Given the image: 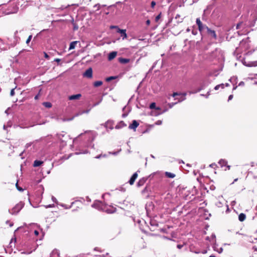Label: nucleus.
<instances>
[{
	"label": "nucleus",
	"instance_id": "412c9836",
	"mask_svg": "<svg viewBox=\"0 0 257 257\" xmlns=\"http://www.w3.org/2000/svg\"><path fill=\"white\" fill-rule=\"evenodd\" d=\"M165 176L169 178H174L175 177L174 174L168 172H165Z\"/></svg>",
	"mask_w": 257,
	"mask_h": 257
},
{
	"label": "nucleus",
	"instance_id": "2eb2a0df",
	"mask_svg": "<svg viewBox=\"0 0 257 257\" xmlns=\"http://www.w3.org/2000/svg\"><path fill=\"white\" fill-rule=\"evenodd\" d=\"M118 61L121 64H126L130 62V59L120 57L118 59Z\"/></svg>",
	"mask_w": 257,
	"mask_h": 257
},
{
	"label": "nucleus",
	"instance_id": "09e8293b",
	"mask_svg": "<svg viewBox=\"0 0 257 257\" xmlns=\"http://www.w3.org/2000/svg\"><path fill=\"white\" fill-rule=\"evenodd\" d=\"M216 236L214 234H212L211 236V238L212 239H214L215 238Z\"/></svg>",
	"mask_w": 257,
	"mask_h": 257
},
{
	"label": "nucleus",
	"instance_id": "7ed1b4c3",
	"mask_svg": "<svg viewBox=\"0 0 257 257\" xmlns=\"http://www.w3.org/2000/svg\"><path fill=\"white\" fill-rule=\"evenodd\" d=\"M18 7L16 5H14L13 6L10 7L9 8V9L7 10L8 12H6V14L7 15L15 14L18 12Z\"/></svg>",
	"mask_w": 257,
	"mask_h": 257
},
{
	"label": "nucleus",
	"instance_id": "680f3d73",
	"mask_svg": "<svg viewBox=\"0 0 257 257\" xmlns=\"http://www.w3.org/2000/svg\"><path fill=\"white\" fill-rule=\"evenodd\" d=\"M216 166L215 164H212L210 165V167H211L212 168L214 167V166Z\"/></svg>",
	"mask_w": 257,
	"mask_h": 257
},
{
	"label": "nucleus",
	"instance_id": "5fc2aeb1",
	"mask_svg": "<svg viewBox=\"0 0 257 257\" xmlns=\"http://www.w3.org/2000/svg\"><path fill=\"white\" fill-rule=\"evenodd\" d=\"M127 114H128L127 113H124L122 114V117H125L127 115Z\"/></svg>",
	"mask_w": 257,
	"mask_h": 257
},
{
	"label": "nucleus",
	"instance_id": "e433bc0d",
	"mask_svg": "<svg viewBox=\"0 0 257 257\" xmlns=\"http://www.w3.org/2000/svg\"><path fill=\"white\" fill-rule=\"evenodd\" d=\"M93 7L97 8V10H99L100 8V5L99 4H97L95 5Z\"/></svg>",
	"mask_w": 257,
	"mask_h": 257
},
{
	"label": "nucleus",
	"instance_id": "0eeeda50",
	"mask_svg": "<svg viewBox=\"0 0 257 257\" xmlns=\"http://www.w3.org/2000/svg\"><path fill=\"white\" fill-rule=\"evenodd\" d=\"M224 199L222 196H219L217 201L215 203L216 205L218 207H222L223 206Z\"/></svg>",
	"mask_w": 257,
	"mask_h": 257
},
{
	"label": "nucleus",
	"instance_id": "6e6552de",
	"mask_svg": "<svg viewBox=\"0 0 257 257\" xmlns=\"http://www.w3.org/2000/svg\"><path fill=\"white\" fill-rule=\"evenodd\" d=\"M139 125V123L136 120H133L132 123L129 125L128 128L130 129H133L135 131Z\"/></svg>",
	"mask_w": 257,
	"mask_h": 257
},
{
	"label": "nucleus",
	"instance_id": "bb28decb",
	"mask_svg": "<svg viewBox=\"0 0 257 257\" xmlns=\"http://www.w3.org/2000/svg\"><path fill=\"white\" fill-rule=\"evenodd\" d=\"M218 163L220 165V167L225 166V160L223 159L220 160Z\"/></svg>",
	"mask_w": 257,
	"mask_h": 257
},
{
	"label": "nucleus",
	"instance_id": "052dcab7",
	"mask_svg": "<svg viewBox=\"0 0 257 257\" xmlns=\"http://www.w3.org/2000/svg\"><path fill=\"white\" fill-rule=\"evenodd\" d=\"M225 86H226V87H229V86H230V85L229 83H226Z\"/></svg>",
	"mask_w": 257,
	"mask_h": 257
},
{
	"label": "nucleus",
	"instance_id": "c85d7f7f",
	"mask_svg": "<svg viewBox=\"0 0 257 257\" xmlns=\"http://www.w3.org/2000/svg\"><path fill=\"white\" fill-rule=\"evenodd\" d=\"M202 89H203V86H201V87L198 88L196 90H192L190 93H196L197 92L200 91Z\"/></svg>",
	"mask_w": 257,
	"mask_h": 257
},
{
	"label": "nucleus",
	"instance_id": "0e129e2a",
	"mask_svg": "<svg viewBox=\"0 0 257 257\" xmlns=\"http://www.w3.org/2000/svg\"><path fill=\"white\" fill-rule=\"evenodd\" d=\"M205 239H206V240L210 241V237H209V236H207V237H206Z\"/></svg>",
	"mask_w": 257,
	"mask_h": 257
},
{
	"label": "nucleus",
	"instance_id": "338daca9",
	"mask_svg": "<svg viewBox=\"0 0 257 257\" xmlns=\"http://www.w3.org/2000/svg\"><path fill=\"white\" fill-rule=\"evenodd\" d=\"M161 123V121H158L157 122V124H160Z\"/></svg>",
	"mask_w": 257,
	"mask_h": 257
},
{
	"label": "nucleus",
	"instance_id": "864d4df0",
	"mask_svg": "<svg viewBox=\"0 0 257 257\" xmlns=\"http://www.w3.org/2000/svg\"><path fill=\"white\" fill-rule=\"evenodd\" d=\"M177 103L175 102L174 103H169V107H172L175 104H176Z\"/></svg>",
	"mask_w": 257,
	"mask_h": 257
},
{
	"label": "nucleus",
	"instance_id": "4be33fe9",
	"mask_svg": "<svg viewBox=\"0 0 257 257\" xmlns=\"http://www.w3.org/2000/svg\"><path fill=\"white\" fill-rule=\"evenodd\" d=\"M150 108L152 109H157V110L160 109V108L159 107H156V105L155 102H152L150 104Z\"/></svg>",
	"mask_w": 257,
	"mask_h": 257
},
{
	"label": "nucleus",
	"instance_id": "c03bdc74",
	"mask_svg": "<svg viewBox=\"0 0 257 257\" xmlns=\"http://www.w3.org/2000/svg\"><path fill=\"white\" fill-rule=\"evenodd\" d=\"M54 61L55 62H57V63H59V62H60L61 59H59V58H55V59H54Z\"/></svg>",
	"mask_w": 257,
	"mask_h": 257
},
{
	"label": "nucleus",
	"instance_id": "5701e85b",
	"mask_svg": "<svg viewBox=\"0 0 257 257\" xmlns=\"http://www.w3.org/2000/svg\"><path fill=\"white\" fill-rule=\"evenodd\" d=\"M102 84V81H97L94 82L93 86L94 87H99Z\"/></svg>",
	"mask_w": 257,
	"mask_h": 257
},
{
	"label": "nucleus",
	"instance_id": "e2e57ef3",
	"mask_svg": "<svg viewBox=\"0 0 257 257\" xmlns=\"http://www.w3.org/2000/svg\"><path fill=\"white\" fill-rule=\"evenodd\" d=\"M101 155H99L97 156L95 158L97 159H99L101 158Z\"/></svg>",
	"mask_w": 257,
	"mask_h": 257
},
{
	"label": "nucleus",
	"instance_id": "ddd939ff",
	"mask_svg": "<svg viewBox=\"0 0 257 257\" xmlns=\"http://www.w3.org/2000/svg\"><path fill=\"white\" fill-rule=\"evenodd\" d=\"M117 32L121 34V36L122 37V39H124L127 37L125 30L118 28Z\"/></svg>",
	"mask_w": 257,
	"mask_h": 257
},
{
	"label": "nucleus",
	"instance_id": "ea45409f",
	"mask_svg": "<svg viewBox=\"0 0 257 257\" xmlns=\"http://www.w3.org/2000/svg\"><path fill=\"white\" fill-rule=\"evenodd\" d=\"M15 89H12L10 92L11 96H13L15 95Z\"/></svg>",
	"mask_w": 257,
	"mask_h": 257
},
{
	"label": "nucleus",
	"instance_id": "393cba45",
	"mask_svg": "<svg viewBox=\"0 0 257 257\" xmlns=\"http://www.w3.org/2000/svg\"><path fill=\"white\" fill-rule=\"evenodd\" d=\"M43 105L47 108H50L52 107V104L49 102H44L43 103Z\"/></svg>",
	"mask_w": 257,
	"mask_h": 257
},
{
	"label": "nucleus",
	"instance_id": "72a5a7b5",
	"mask_svg": "<svg viewBox=\"0 0 257 257\" xmlns=\"http://www.w3.org/2000/svg\"><path fill=\"white\" fill-rule=\"evenodd\" d=\"M44 57H45L46 59H48V60H49V59H50V56L48 55V54L47 53H46V52H44Z\"/></svg>",
	"mask_w": 257,
	"mask_h": 257
},
{
	"label": "nucleus",
	"instance_id": "6ab92c4d",
	"mask_svg": "<svg viewBox=\"0 0 257 257\" xmlns=\"http://www.w3.org/2000/svg\"><path fill=\"white\" fill-rule=\"evenodd\" d=\"M246 219V215L244 213H241L238 216V219L240 221L242 222Z\"/></svg>",
	"mask_w": 257,
	"mask_h": 257
},
{
	"label": "nucleus",
	"instance_id": "1a4fd4ad",
	"mask_svg": "<svg viewBox=\"0 0 257 257\" xmlns=\"http://www.w3.org/2000/svg\"><path fill=\"white\" fill-rule=\"evenodd\" d=\"M206 31L209 35H210V36H211L212 37H213L214 38H216V35L215 32L214 30H212L210 28L207 27Z\"/></svg>",
	"mask_w": 257,
	"mask_h": 257
},
{
	"label": "nucleus",
	"instance_id": "423d86ee",
	"mask_svg": "<svg viewBox=\"0 0 257 257\" xmlns=\"http://www.w3.org/2000/svg\"><path fill=\"white\" fill-rule=\"evenodd\" d=\"M151 177V175L146 177H143L139 180V181L137 183V186L138 187H141L147 181V180Z\"/></svg>",
	"mask_w": 257,
	"mask_h": 257
},
{
	"label": "nucleus",
	"instance_id": "7c9ffc66",
	"mask_svg": "<svg viewBox=\"0 0 257 257\" xmlns=\"http://www.w3.org/2000/svg\"><path fill=\"white\" fill-rule=\"evenodd\" d=\"M162 16V13H160L158 16H157L155 18V22H158L159 20L160 19Z\"/></svg>",
	"mask_w": 257,
	"mask_h": 257
},
{
	"label": "nucleus",
	"instance_id": "a211bd4d",
	"mask_svg": "<svg viewBox=\"0 0 257 257\" xmlns=\"http://www.w3.org/2000/svg\"><path fill=\"white\" fill-rule=\"evenodd\" d=\"M43 163V162L40 160H35L34 162L33 166L34 167H37L40 166Z\"/></svg>",
	"mask_w": 257,
	"mask_h": 257
},
{
	"label": "nucleus",
	"instance_id": "3c124183",
	"mask_svg": "<svg viewBox=\"0 0 257 257\" xmlns=\"http://www.w3.org/2000/svg\"><path fill=\"white\" fill-rule=\"evenodd\" d=\"M242 24V23H239L236 25V29H239L240 26Z\"/></svg>",
	"mask_w": 257,
	"mask_h": 257
},
{
	"label": "nucleus",
	"instance_id": "6e6d98bb",
	"mask_svg": "<svg viewBox=\"0 0 257 257\" xmlns=\"http://www.w3.org/2000/svg\"><path fill=\"white\" fill-rule=\"evenodd\" d=\"M34 233L35 234H36V235H38L39 234V231L38 230H35L34 231Z\"/></svg>",
	"mask_w": 257,
	"mask_h": 257
},
{
	"label": "nucleus",
	"instance_id": "f257e3e1",
	"mask_svg": "<svg viewBox=\"0 0 257 257\" xmlns=\"http://www.w3.org/2000/svg\"><path fill=\"white\" fill-rule=\"evenodd\" d=\"M24 204L22 202L18 203L13 208L12 210H9V213L12 214H15L18 213L24 207Z\"/></svg>",
	"mask_w": 257,
	"mask_h": 257
},
{
	"label": "nucleus",
	"instance_id": "a18cd8bd",
	"mask_svg": "<svg viewBox=\"0 0 257 257\" xmlns=\"http://www.w3.org/2000/svg\"><path fill=\"white\" fill-rule=\"evenodd\" d=\"M244 85V83L243 82V81H241L239 84H238V86H243Z\"/></svg>",
	"mask_w": 257,
	"mask_h": 257
},
{
	"label": "nucleus",
	"instance_id": "b1692460",
	"mask_svg": "<svg viewBox=\"0 0 257 257\" xmlns=\"http://www.w3.org/2000/svg\"><path fill=\"white\" fill-rule=\"evenodd\" d=\"M116 209L115 208H112L107 209L106 210V212L107 213H113L116 211Z\"/></svg>",
	"mask_w": 257,
	"mask_h": 257
},
{
	"label": "nucleus",
	"instance_id": "8fccbe9b",
	"mask_svg": "<svg viewBox=\"0 0 257 257\" xmlns=\"http://www.w3.org/2000/svg\"><path fill=\"white\" fill-rule=\"evenodd\" d=\"M180 95V94H179L178 93H177V92H174V93H173V97H175L176 96H177V95Z\"/></svg>",
	"mask_w": 257,
	"mask_h": 257
},
{
	"label": "nucleus",
	"instance_id": "49530a36",
	"mask_svg": "<svg viewBox=\"0 0 257 257\" xmlns=\"http://www.w3.org/2000/svg\"><path fill=\"white\" fill-rule=\"evenodd\" d=\"M52 199L53 200V202L56 203L57 202V199L56 198H55L54 196H52Z\"/></svg>",
	"mask_w": 257,
	"mask_h": 257
},
{
	"label": "nucleus",
	"instance_id": "603ef678",
	"mask_svg": "<svg viewBox=\"0 0 257 257\" xmlns=\"http://www.w3.org/2000/svg\"><path fill=\"white\" fill-rule=\"evenodd\" d=\"M151 23V21L149 20H147L146 21V24L149 26Z\"/></svg>",
	"mask_w": 257,
	"mask_h": 257
},
{
	"label": "nucleus",
	"instance_id": "f3484780",
	"mask_svg": "<svg viewBox=\"0 0 257 257\" xmlns=\"http://www.w3.org/2000/svg\"><path fill=\"white\" fill-rule=\"evenodd\" d=\"M214 250L217 251L219 253H221L223 251V248L222 247H219L217 245L215 244L213 246Z\"/></svg>",
	"mask_w": 257,
	"mask_h": 257
},
{
	"label": "nucleus",
	"instance_id": "f8f14e48",
	"mask_svg": "<svg viewBox=\"0 0 257 257\" xmlns=\"http://www.w3.org/2000/svg\"><path fill=\"white\" fill-rule=\"evenodd\" d=\"M113 121L112 120H108L105 122L104 126L106 128H109L110 130H112L113 128Z\"/></svg>",
	"mask_w": 257,
	"mask_h": 257
},
{
	"label": "nucleus",
	"instance_id": "473e14b6",
	"mask_svg": "<svg viewBox=\"0 0 257 257\" xmlns=\"http://www.w3.org/2000/svg\"><path fill=\"white\" fill-rule=\"evenodd\" d=\"M32 38V35H30L29 37L28 38L27 40H26V44H29L30 42L31 41Z\"/></svg>",
	"mask_w": 257,
	"mask_h": 257
},
{
	"label": "nucleus",
	"instance_id": "cd10ccee",
	"mask_svg": "<svg viewBox=\"0 0 257 257\" xmlns=\"http://www.w3.org/2000/svg\"><path fill=\"white\" fill-rule=\"evenodd\" d=\"M99 202H94L91 205L93 208H98L99 206Z\"/></svg>",
	"mask_w": 257,
	"mask_h": 257
},
{
	"label": "nucleus",
	"instance_id": "69168bd1",
	"mask_svg": "<svg viewBox=\"0 0 257 257\" xmlns=\"http://www.w3.org/2000/svg\"><path fill=\"white\" fill-rule=\"evenodd\" d=\"M54 206V205L52 204V205H49L48 206H47L46 207L47 208H48V207H52Z\"/></svg>",
	"mask_w": 257,
	"mask_h": 257
},
{
	"label": "nucleus",
	"instance_id": "58836bf2",
	"mask_svg": "<svg viewBox=\"0 0 257 257\" xmlns=\"http://www.w3.org/2000/svg\"><path fill=\"white\" fill-rule=\"evenodd\" d=\"M16 185L17 188L18 190H19L20 191H23V189L21 187H20V186H18V183H16Z\"/></svg>",
	"mask_w": 257,
	"mask_h": 257
},
{
	"label": "nucleus",
	"instance_id": "774afa93",
	"mask_svg": "<svg viewBox=\"0 0 257 257\" xmlns=\"http://www.w3.org/2000/svg\"><path fill=\"white\" fill-rule=\"evenodd\" d=\"M13 225V223L10 222V226H11H11H12Z\"/></svg>",
	"mask_w": 257,
	"mask_h": 257
},
{
	"label": "nucleus",
	"instance_id": "bf43d9fd",
	"mask_svg": "<svg viewBox=\"0 0 257 257\" xmlns=\"http://www.w3.org/2000/svg\"><path fill=\"white\" fill-rule=\"evenodd\" d=\"M111 28H117L118 29V28H119L117 26H112L110 27Z\"/></svg>",
	"mask_w": 257,
	"mask_h": 257
},
{
	"label": "nucleus",
	"instance_id": "9b49d317",
	"mask_svg": "<svg viewBox=\"0 0 257 257\" xmlns=\"http://www.w3.org/2000/svg\"><path fill=\"white\" fill-rule=\"evenodd\" d=\"M81 97V94L80 93L72 95L68 97L69 100H77L79 99L80 97Z\"/></svg>",
	"mask_w": 257,
	"mask_h": 257
},
{
	"label": "nucleus",
	"instance_id": "39448f33",
	"mask_svg": "<svg viewBox=\"0 0 257 257\" xmlns=\"http://www.w3.org/2000/svg\"><path fill=\"white\" fill-rule=\"evenodd\" d=\"M90 109H87V110H85L80 111L78 112H77L76 114H75V115L73 117H72L71 118H68V119H64L63 121H70V120H72L76 116H78L79 115H82L83 113H88L90 111Z\"/></svg>",
	"mask_w": 257,
	"mask_h": 257
},
{
	"label": "nucleus",
	"instance_id": "4d7b16f0",
	"mask_svg": "<svg viewBox=\"0 0 257 257\" xmlns=\"http://www.w3.org/2000/svg\"><path fill=\"white\" fill-rule=\"evenodd\" d=\"M39 94H38L37 95H36L35 96V97H34L35 99H36V100L38 99L39 98Z\"/></svg>",
	"mask_w": 257,
	"mask_h": 257
},
{
	"label": "nucleus",
	"instance_id": "9d476101",
	"mask_svg": "<svg viewBox=\"0 0 257 257\" xmlns=\"http://www.w3.org/2000/svg\"><path fill=\"white\" fill-rule=\"evenodd\" d=\"M138 177V173L137 172L135 173L130 178L128 183L130 185H133L136 179Z\"/></svg>",
	"mask_w": 257,
	"mask_h": 257
},
{
	"label": "nucleus",
	"instance_id": "a878e982",
	"mask_svg": "<svg viewBox=\"0 0 257 257\" xmlns=\"http://www.w3.org/2000/svg\"><path fill=\"white\" fill-rule=\"evenodd\" d=\"M220 87L221 88V89H224V84L223 83H221L220 84L217 85L214 87L215 90H218Z\"/></svg>",
	"mask_w": 257,
	"mask_h": 257
},
{
	"label": "nucleus",
	"instance_id": "f704fd0d",
	"mask_svg": "<svg viewBox=\"0 0 257 257\" xmlns=\"http://www.w3.org/2000/svg\"><path fill=\"white\" fill-rule=\"evenodd\" d=\"M156 3L155 1H152L151 3V8H154L156 6Z\"/></svg>",
	"mask_w": 257,
	"mask_h": 257
},
{
	"label": "nucleus",
	"instance_id": "aec40b11",
	"mask_svg": "<svg viewBox=\"0 0 257 257\" xmlns=\"http://www.w3.org/2000/svg\"><path fill=\"white\" fill-rule=\"evenodd\" d=\"M78 42V41H73V42H71L70 44V45H69V49L72 50V49H74L75 48L76 44Z\"/></svg>",
	"mask_w": 257,
	"mask_h": 257
},
{
	"label": "nucleus",
	"instance_id": "c9c22d12",
	"mask_svg": "<svg viewBox=\"0 0 257 257\" xmlns=\"http://www.w3.org/2000/svg\"><path fill=\"white\" fill-rule=\"evenodd\" d=\"M148 191V189L147 188V187H146L142 191V194H144L145 192H147Z\"/></svg>",
	"mask_w": 257,
	"mask_h": 257
},
{
	"label": "nucleus",
	"instance_id": "4468645a",
	"mask_svg": "<svg viewBox=\"0 0 257 257\" xmlns=\"http://www.w3.org/2000/svg\"><path fill=\"white\" fill-rule=\"evenodd\" d=\"M117 55V52L116 51H112L109 53L108 55V59L109 61H111L112 59H113Z\"/></svg>",
	"mask_w": 257,
	"mask_h": 257
},
{
	"label": "nucleus",
	"instance_id": "de8ad7c7",
	"mask_svg": "<svg viewBox=\"0 0 257 257\" xmlns=\"http://www.w3.org/2000/svg\"><path fill=\"white\" fill-rule=\"evenodd\" d=\"M192 34L194 35H196L197 33V32L196 30L194 31V30H192Z\"/></svg>",
	"mask_w": 257,
	"mask_h": 257
},
{
	"label": "nucleus",
	"instance_id": "20e7f679",
	"mask_svg": "<svg viewBox=\"0 0 257 257\" xmlns=\"http://www.w3.org/2000/svg\"><path fill=\"white\" fill-rule=\"evenodd\" d=\"M92 69L91 67H89L83 73V77L87 78H91L92 77Z\"/></svg>",
	"mask_w": 257,
	"mask_h": 257
},
{
	"label": "nucleus",
	"instance_id": "37998d69",
	"mask_svg": "<svg viewBox=\"0 0 257 257\" xmlns=\"http://www.w3.org/2000/svg\"><path fill=\"white\" fill-rule=\"evenodd\" d=\"M183 244H178L177 245V248H179V249L182 248L183 247Z\"/></svg>",
	"mask_w": 257,
	"mask_h": 257
},
{
	"label": "nucleus",
	"instance_id": "2f4dec72",
	"mask_svg": "<svg viewBox=\"0 0 257 257\" xmlns=\"http://www.w3.org/2000/svg\"><path fill=\"white\" fill-rule=\"evenodd\" d=\"M186 95V93H184L183 94H182V96H181V99L179 100L178 101L179 102H180L182 100H184V99H185V96Z\"/></svg>",
	"mask_w": 257,
	"mask_h": 257
},
{
	"label": "nucleus",
	"instance_id": "13d9d810",
	"mask_svg": "<svg viewBox=\"0 0 257 257\" xmlns=\"http://www.w3.org/2000/svg\"><path fill=\"white\" fill-rule=\"evenodd\" d=\"M233 97V95H230L228 97V100H231Z\"/></svg>",
	"mask_w": 257,
	"mask_h": 257
},
{
	"label": "nucleus",
	"instance_id": "a19ab883",
	"mask_svg": "<svg viewBox=\"0 0 257 257\" xmlns=\"http://www.w3.org/2000/svg\"><path fill=\"white\" fill-rule=\"evenodd\" d=\"M236 87H237L236 85H235L233 83H232V87H231V89L234 90V89H236Z\"/></svg>",
	"mask_w": 257,
	"mask_h": 257
},
{
	"label": "nucleus",
	"instance_id": "4c0bfd02",
	"mask_svg": "<svg viewBox=\"0 0 257 257\" xmlns=\"http://www.w3.org/2000/svg\"><path fill=\"white\" fill-rule=\"evenodd\" d=\"M78 29V26L76 24H73V30H77Z\"/></svg>",
	"mask_w": 257,
	"mask_h": 257
},
{
	"label": "nucleus",
	"instance_id": "f03ea898",
	"mask_svg": "<svg viewBox=\"0 0 257 257\" xmlns=\"http://www.w3.org/2000/svg\"><path fill=\"white\" fill-rule=\"evenodd\" d=\"M196 24L197 25L199 31L201 33L205 31L208 27L206 25H203L202 23L199 18H197L196 19Z\"/></svg>",
	"mask_w": 257,
	"mask_h": 257
},
{
	"label": "nucleus",
	"instance_id": "c756f323",
	"mask_svg": "<svg viewBox=\"0 0 257 257\" xmlns=\"http://www.w3.org/2000/svg\"><path fill=\"white\" fill-rule=\"evenodd\" d=\"M116 78L115 76H110L106 78V81L107 82H109L112 80H113Z\"/></svg>",
	"mask_w": 257,
	"mask_h": 257
},
{
	"label": "nucleus",
	"instance_id": "79ce46f5",
	"mask_svg": "<svg viewBox=\"0 0 257 257\" xmlns=\"http://www.w3.org/2000/svg\"><path fill=\"white\" fill-rule=\"evenodd\" d=\"M246 41H245V40H242L241 42H240V46H242L243 45L245 44V43H246Z\"/></svg>",
	"mask_w": 257,
	"mask_h": 257
},
{
	"label": "nucleus",
	"instance_id": "dca6fc26",
	"mask_svg": "<svg viewBox=\"0 0 257 257\" xmlns=\"http://www.w3.org/2000/svg\"><path fill=\"white\" fill-rule=\"evenodd\" d=\"M125 126H126V124L124 122V121H120L118 124L116 125L115 128L116 129H119Z\"/></svg>",
	"mask_w": 257,
	"mask_h": 257
}]
</instances>
